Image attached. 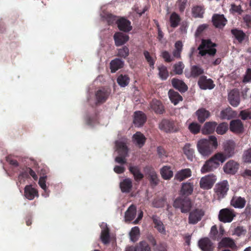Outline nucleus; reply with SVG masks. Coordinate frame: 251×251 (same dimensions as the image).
I'll list each match as a JSON object with an SVG mask.
<instances>
[{
  "instance_id": "46",
  "label": "nucleus",
  "mask_w": 251,
  "mask_h": 251,
  "mask_svg": "<svg viewBox=\"0 0 251 251\" xmlns=\"http://www.w3.org/2000/svg\"><path fill=\"white\" fill-rule=\"evenodd\" d=\"M220 245L222 247L233 248L235 246V243L233 239L229 237L223 238L220 242Z\"/></svg>"
},
{
  "instance_id": "22",
  "label": "nucleus",
  "mask_w": 251,
  "mask_h": 251,
  "mask_svg": "<svg viewBox=\"0 0 251 251\" xmlns=\"http://www.w3.org/2000/svg\"><path fill=\"white\" fill-rule=\"evenodd\" d=\"M24 196L29 200H33L35 197H38V191L30 185H26L24 189Z\"/></svg>"
},
{
  "instance_id": "11",
  "label": "nucleus",
  "mask_w": 251,
  "mask_h": 251,
  "mask_svg": "<svg viewBox=\"0 0 251 251\" xmlns=\"http://www.w3.org/2000/svg\"><path fill=\"white\" fill-rule=\"evenodd\" d=\"M198 84L200 88L203 90L212 89L215 86L213 81L210 78L207 79L205 75H202L200 77Z\"/></svg>"
},
{
  "instance_id": "56",
  "label": "nucleus",
  "mask_w": 251,
  "mask_h": 251,
  "mask_svg": "<svg viewBox=\"0 0 251 251\" xmlns=\"http://www.w3.org/2000/svg\"><path fill=\"white\" fill-rule=\"evenodd\" d=\"M143 54L150 66L151 68L154 69L155 60L153 59V57L151 55L150 52L147 50H145L143 52Z\"/></svg>"
},
{
  "instance_id": "13",
  "label": "nucleus",
  "mask_w": 251,
  "mask_h": 251,
  "mask_svg": "<svg viewBox=\"0 0 251 251\" xmlns=\"http://www.w3.org/2000/svg\"><path fill=\"white\" fill-rule=\"evenodd\" d=\"M213 25L216 28H223L227 23V20L223 14H214L212 17Z\"/></svg>"
},
{
  "instance_id": "23",
  "label": "nucleus",
  "mask_w": 251,
  "mask_h": 251,
  "mask_svg": "<svg viewBox=\"0 0 251 251\" xmlns=\"http://www.w3.org/2000/svg\"><path fill=\"white\" fill-rule=\"evenodd\" d=\"M171 83L173 87L180 93H184L188 90L187 85L182 80L173 78L172 79Z\"/></svg>"
},
{
  "instance_id": "51",
  "label": "nucleus",
  "mask_w": 251,
  "mask_h": 251,
  "mask_svg": "<svg viewBox=\"0 0 251 251\" xmlns=\"http://www.w3.org/2000/svg\"><path fill=\"white\" fill-rule=\"evenodd\" d=\"M209 236L214 240L219 241L221 238V236L218 235V231L216 225H214L211 227Z\"/></svg>"
},
{
  "instance_id": "28",
  "label": "nucleus",
  "mask_w": 251,
  "mask_h": 251,
  "mask_svg": "<svg viewBox=\"0 0 251 251\" xmlns=\"http://www.w3.org/2000/svg\"><path fill=\"white\" fill-rule=\"evenodd\" d=\"M198 121L201 123H203L210 116V113L204 108H201L196 112Z\"/></svg>"
},
{
  "instance_id": "15",
  "label": "nucleus",
  "mask_w": 251,
  "mask_h": 251,
  "mask_svg": "<svg viewBox=\"0 0 251 251\" xmlns=\"http://www.w3.org/2000/svg\"><path fill=\"white\" fill-rule=\"evenodd\" d=\"M110 94V91L108 89L102 88L98 90L95 94L97 103H102L105 102Z\"/></svg>"
},
{
  "instance_id": "17",
  "label": "nucleus",
  "mask_w": 251,
  "mask_h": 251,
  "mask_svg": "<svg viewBox=\"0 0 251 251\" xmlns=\"http://www.w3.org/2000/svg\"><path fill=\"white\" fill-rule=\"evenodd\" d=\"M228 100L229 103L233 107H237L240 102L239 93L238 90L233 89L228 93Z\"/></svg>"
},
{
  "instance_id": "63",
  "label": "nucleus",
  "mask_w": 251,
  "mask_h": 251,
  "mask_svg": "<svg viewBox=\"0 0 251 251\" xmlns=\"http://www.w3.org/2000/svg\"><path fill=\"white\" fill-rule=\"evenodd\" d=\"M187 0H177L176 4L178 5L179 11L183 13L186 8Z\"/></svg>"
},
{
  "instance_id": "4",
  "label": "nucleus",
  "mask_w": 251,
  "mask_h": 251,
  "mask_svg": "<svg viewBox=\"0 0 251 251\" xmlns=\"http://www.w3.org/2000/svg\"><path fill=\"white\" fill-rule=\"evenodd\" d=\"M173 205L176 208H180L182 213H187L192 207V202L187 197L178 198L174 201Z\"/></svg>"
},
{
  "instance_id": "39",
  "label": "nucleus",
  "mask_w": 251,
  "mask_h": 251,
  "mask_svg": "<svg viewBox=\"0 0 251 251\" xmlns=\"http://www.w3.org/2000/svg\"><path fill=\"white\" fill-rule=\"evenodd\" d=\"M169 21L171 27L176 28L179 25L181 21V18L177 13L173 12L170 15Z\"/></svg>"
},
{
  "instance_id": "21",
  "label": "nucleus",
  "mask_w": 251,
  "mask_h": 251,
  "mask_svg": "<svg viewBox=\"0 0 251 251\" xmlns=\"http://www.w3.org/2000/svg\"><path fill=\"white\" fill-rule=\"evenodd\" d=\"M147 117L142 111H137L134 114L133 123L135 126L139 127L142 126L146 122Z\"/></svg>"
},
{
  "instance_id": "30",
  "label": "nucleus",
  "mask_w": 251,
  "mask_h": 251,
  "mask_svg": "<svg viewBox=\"0 0 251 251\" xmlns=\"http://www.w3.org/2000/svg\"><path fill=\"white\" fill-rule=\"evenodd\" d=\"M169 98L172 103L175 105L177 104L180 101L183 100L182 97L177 92L173 89L168 92Z\"/></svg>"
},
{
  "instance_id": "8",
  "label": "nucleus",
  "mask_w": 251,
  "mask_h": 251,
  "mask_svg": "<svg viewBox=\"0 0 251 251\" xmlns=\"http://www.w3.org/2000/svg\"><path fill=\"white\" fill-rule=\"evenodd\" d=\"M30 176L35 180H37L38 179V176L31 168L27 167H24L18 176V180L21 183L25 179L29 178Z\"/></svg>"
},
{
  "instance_id": "25",
  "label": "nucleus",
  "mask_w": 251,
  "mask_h": 251,
  "mask_svg": "<svg viewBox=\"0 0 251 251\" xmlns=\"http://www.w3.org/2000/svg\"><path fill=\"white\" fill-rule=\"evenodd\" d=\"M151 218L154 224V227L160 233L166 234L165 227L160 218L155 215H153Z\"/></svg>"
},
{
  "instance_id": "49",
  "label": "nucleus",
  "mask_w": 251,
  "mask_h": 251,
  "mask_svg": "<svg viewBox=\"0 0 251 251\" xmlns=\"http://www.w3.org/2000/svg\"><path fill=\"white\" fill-rule=\"evenodd\" d=\"M159 70V75L162 80H166L169 76V73L167 67L164 65H161L158 67Z\"/></svg>"
},
{
  "instance_id": "48",
  "label": "nucleus",
  "mask_w": 251,
  "mask_h": 251,
  "mask_svg": "<svg viewBox=\"0 0 251 251\" xmlns=\"http://www.w3.org/2000/svg\"><path fill=\"white\" fill-rule=\"evenodd\" d=\"M149 180L151 184L156 186L158 184L159 179L157 175L154 170H151L149 174Z\"/></svg>"
},
{
  "instance_id": "10",
  "label": "nucleus",
  "mask_w": 251,
  "mask_h": 251,
  "mask_svg": "<svg viewBox=\"0 0 251 251\" xmlns=\"http://www.w3.org/2000/svg\"><path fill=\"white\" fill-rule=\"evenodd\" d=\"M239 168V164L233 160H230L224 166L223 170L225 173L230 175H234L237 172Z\"/></svg>"
},
{
  "instance_id": "42",
  "label": "nucleus",
  "mask_w": 251,
  "mask_h": 251,
  "mask_svg": "<svg viewBox=\"0 0 251 251\" xmlns=\"http://www.w3.org/2000/svg\"><path fill=\"white\" fill-rule=\"evenodd\" d=\"M184 153L186 155L188 159L192 160L194 156V150L191 148L190 143H186L183 148Z\"/></svg>"
},
{
  "instance_id": "47",
  "label": "nucleus",
  "mask_w": 251,
  "mask_h": 251,
  "mask_svg": "<svg viewBox=\"0 0 251 251\" xmlns=\"http://www.w3.org/2000/svg\"><path fill=\"white\" fill-rule=\"evenodd\" d=\"M129 78L127 75H120L117 78V83L123 87L127 86L129 82Z\"/></svg>"
},
{
  "instance_id": "9",
  "label": "nucleus",
  "mask_w": 251,
  "mask_h": 251,
  "mask_svg": "<svg viewBox=\"0 0 251 251\" xmlns=\"http://www.w3.org/2000/svg\"><path fill=\"white\" fill-rule=\"evenodd\" d=\"M204 215V211L199 208H195L189 212L188 217V223L195 225L201 221Z\"/></svg>"
},
{
  "instance_id": "55",
  "label": "nucleus",
  "mask_w": 251,
  "mask_h": 251,
  "mask_svg": "<svg viewBox=\"0 0 251 251\" xmlns=\"http://www.w3.org/2000/svg\"><path fill=\"white\" fill-rule=\"evenodd\" d=\"M228 129V125L226 123H222L219 124L216 128V132L218 134H225Z\"/></svg>"
},
{
  "instance_id": "36",
  "label": "nucleus",
  "mask_w": 251,
  "mask_h": 251,
  "mask_svg": "<svg viewBox=\"0 0 251 251\" xmlns=\"http://www.w3.org/2000/svg\"><path fill=\"white\" fill-rule=\"evenodd\" d=\"M120 186L122 192L129 193L132 187V181L130 178H126L120 183Z\"/></svg>"
},
{
  "instance_id": "38",
  "label": "nucleus",
  "mask_w": 251,
  "mask_h": 251,
  "mask_svg": "<svg viewBox=\"0 0 251 251\" xmlns=\"http://www.w3.org/2000/svg\"><path fill=\"white\" fill-rule=\"evenodd\" d=\"M210 158L214 162L216 163L219 167L220 164L223 163L227 159L226 155L223 152H218Z\"/></svg>"
},
{
  "instance_id": "18",
  "label": "nucleus",
  "mask_w": 251,
  "mask_h": 251,
  "mask_svg": "<svg viewBox=\"0 0 251 251\" xmlns=\"http://www.w3.org/2000/svg\"><path fill=\"white\" fill-rule=\"evenodd\" d=\"M223 149L226 158H230L235 153V144L233 141H228L224 144Z\"/></svg>"
},
{
  "instance_id": "33",
  "label": "nucleus",
  "mask_w": 251,
  "mask_h": 251,
  "mask_svg": "<svg viewBox=\"0 0 251 251\" xmlns=\"http://www.w3.org/2000/svg\"><path fill=\"white\" fill-rule=\"evenodd\" d=\"M217 124L215 122H208L205 123L202 129V133L203 134H209L212 133L217 126Z\"/></svg>"
},
{
  "instance_id": "43",
  "label": "nucleus",
  "mask_w": 251,
  "mask_h": 251,
  "mask_svg": "<svg viewBox=\"0 0 251 251\" xmlns=\"http://www.w3.org/2000/svg\"><path fill=\"white\" fill-rule=\"evenodd\" d=\"M203 73V69L198 65H193L191 68L190 76L192 77H197Z\"/></svg>"
},
{
  "instance_id": "34",
  "label": "nucleus",
  "mask_w": 251,
  "mask_h": 251,
  "mask_svg": "<svg viewBox=\"0 0 251 251\" xmlns=\"http://www.w3.org/2000/svg\"><path fill=\"white\" fill-rule=\"evenodd\" d=\"M124 62L119 58H115L112 60L110 63L111 72L114 73L117 70L123 67Z\"/></svg>"
},
{
  "instance_id": "1",
  "label": "nucleus",
  "mask_w": 251,
  "mask_h": 251,
  "mask_svg": "<svg viewBox=\"0 0 251 251\" xmlns=\"http://www.w3.org/2000/svg\"><path fill=\"white\" fill-rule=\"evenodd\" d=\"M218 146L216 137L212 135L210 136L208 139H200L197 144L198 151L203 156H209L217 148Z\"/></svg>"
},
{
  "instance_id": "14",
  "label": "nucleus",
  "mask_w": 251,
  "mask_h": 251,
  "mask_svg": "<svg viewBox=\"0 0 251 251\" xmlns=\"http://www.w3.org/2000/svg\"><path fill=\"white\" fill-rule=\"evenodd\" d=\"M116 24L119 29L125 32H128L132 29L131 22L124 17L117 20Z\"/></svg>"
},
{
  "instance_id": "6",
  "label": "nucleus",
  "mask_w": 251,
  "mask_h": 251,
  "mask_svg": "<svg viewBox=\"0 0 251 251\" xmlns=\"http://www.w3.org/2000/svg\"><path fill=\"white\" fill-rule=\"evenodd\" d=\"M236 216V212L234 209L226 208L220 210L218 219L220 222L224 223L231 222Z\"/></svg>"
},
{
  "instance_id": "52",
  "label": "nucleus",
  "mask_w": 251,
  "mask_h": 251,
  "mask_svg": "<svg viewBox=\"0 0 251 251\" xmlns=\"http://www.w3.org/2000/svg\"><path fill=\"white\" fill-rule=\"evenodd\" d=\"M220 117L221 119L224 120H229L232 118L231 109V108H227L222 110L220 112Z\"/></svg>"
},
{
  "instance_id": "20",
  "label": "nucleus",
  "mask_w": 251,
  "mask_h": 251,
  "mask_svg": "<svg viewBox=\"0 0 251 251\" xmlns=\"http://www.w3.org/2000/svg\"><path fill=\"white\" fill-rule=\"evenodd\" d=\"M115 45L117 47L122 46L127 42L129 39V36L122 32H116L113 36Z\"/></svg>"
},
{
  "instance_id": "3",
  "label": "nucleus",
  "mask_w": 251,
  "mask_h": 251,
  "mask_svg": "<svg viewBox=\"0 0 251 251\" xmlns=\"http://www.w3.org/2000/svg\"><path fill=\"white\" fill-rule=\"evenodd\" d=\"M229 185L227 180H224L217 183L214 188L215 197L219 201L225 198L227 194Z\"/></svg>"
},
{
  "instance_id": "50",
  "label": "nucleus",
  "mask_w": 251,
  "mask_h": 251,
  "mask_svg": "<svg viewBox=\"0 0 251 251\" xmlns=\"http://www.w3.org/2000/svg\"><path fill=\"white\" fill-rule=\"evenodd\" d=\"M136 251H151V248L146 241H141L135 246Z\"/></svg>"
},
{
  "instance_id": "57",
  "label": "nucleus",
  "mask_w": 251,
  "mask_h": 251,
  "mask_svg": "<svg viewBox=\"0 0 251 251\" xmlns=\"http://www.w3.org/2000/svg\"><path fill=\"white\" fill-rule=\"evenodd\" d=\"M188 128L191 133L196 134L200 132L201 126L197 123L193 122L189 125Z\"/></svg>"
},
{
  "instance_id": "2",
  "label": "nucleus",
  "mask_w": 251,
  "mask_h": 251,
  "mask_svg": "<svg viewBox=\"0 0 251 251\" xmlns=\"http://www.w3.org/2000/svg\"><path fill=\"white\" fill-rule=\"evenodd\" d=\"M216 43H213L210 39H202L201 44L198 48L199 54L202 57H213L217 52Z\"/></svg>"
},
{
  "instance_id": "24",
  "label": "nucleus",
  "mask_w": 251,
  "mask_h": 251,
  "mask_svg": "<svg viewBox=\"0 0 251 251\" xmlns=\"http://www.w3.org/2000/svg\"><path fill=\"white\" fill-rule=\"evenodd\" d=\"M229 128L233 132L240 133L243 131L244 126L241 120H234L230 122Z\"/></svg>"
},
{
  "instance_id": "64",
  "label": "nucleus",
  "mask_w": 251,
  "mask_h": 251,
  "mask_svg": "<svg viewBox=\"0 0 251 251\" xmlns=\"http://www.w3.org/2000/svg\"><path fill=\"white\" fill-rule=\"evenodd\" d=\"M164 200L163 199H156L152 201V205L156 208L162 207L164 205Z\"/></svg>"
},
{
  "instance_id": "41",
  "label": "nucleus",
  "mask_w": 251,
  "mask_h": 251,
  "mask_svg": "<svg viewBox=\"0 0 251 251\" xmlns=\"http://www.w3.org/2000/svg\"><path fill=\"white\" fill-rule=\"evenodd\" d=\"M181 192L184 195L189 196L192 194L193 192V183H183L182 185Z\"/></svg>"
},
{
  "instance_id": "60",
  "label": "nucleus",
  "mask_w": 251,
  "mask_h": 251,
  "mask_svg": "<svg viewBox=\"0 0 251 251\" xmlns=\"http://www.w3.org/2000/svg\"><path fill=\"white\" fill-rule=\"evenodd\" d=\"M230 11L232 13H238V14H241L243 10L242 9L241 6L240 5H237L235 4H231Z\"/></svg>"
},
{
  "instance_id": "5",
  "label": "nucleus",
  "mask_w": 251,
  "mask_h": 251,
  "mask_svg": "<svg viewBox=\"0 0 251 251\" xmlns=\"http://www.w3.org/2000/svg\"><path fill=\"white\" fill-rule=\"evenodd\" d=\"M159 128L166 133L176 132L178 130V127L176 123L172 120L164 119L159 124Z\"/></svg>"
},
{
  "instance_id": "16",
  "label": "nucleus",
  "mask_w": 251,
  "mask_h": 251,
  "mask_svg": "<svg viewBox=\"0 0 251 251\" xmlns=\"http://www.w3.org/2000/svg\"><path fill=\"white\" fill-rule=\"evenodd\" d=\"M231 33L233 37L240 44L242 43L244 41L248 40L249 37L241 29L238 28H233L231 30Z\"/></svg>"
},
{
  "instance_id": "59",
  "label": "nucleus",
  "mask_w": 251,
  "mask_h": 251,
  "mask_svg": "<svg viewBox=\"0 0 251 251\" xmlns=\"http://www.w3.org/2000/svg\"><path fill=\"white\" fill-rule=\"evenodd\" d=\"M174 71L176 74L181 75L183 73L184 65L181 62H179L174 65Z\"/></svg>"
},
{
  "instance_id": "29",
  "label": "nucleus",
  "mask_w": 251,
  "mask_h": 251,
  "mask_svg": "<svg viewBox=\"0 0 251 251\" xmlns=\"http://www.w3.org/2000/svg\"><path fill=\"white\" fill-rule=\"evenodd\" d=\"M132 140L134 143L139 148L142 147L146 141V138L140 132H136L132 137Z\"/></svg>"
},
{
  "instance_id": "32",
  "label": "nucleus",
  "mask_w": 251,
  "mask_h": 251,
  "mask_svg": "<svg viewBox=\"0 0 251 251\" xmlns=\"http://www.w3.org/2000/svg\"><path fill=\"white\" fill-rule=\"evenodd\" d=\"M115 145L119 154L123 156H126L128 149L126 144L122 141H117Z\"/></svg>"
},
{
  "instance_id": "54",
  "label": "nucleus",
  "mask_w": 251,
  "mask_h": 251,
  "mask_svg": "<svg viewBox=\"0 0 251 251\" xmlns=\"http://www.w3.org/2000/svg\"><path fill=\"white\" fill-rule=\"evenodd\" d=\"M242 160L244 163H251V148L244 151Z\"/></svg>"
},
{
  "instance_id": "27",
  "label": "nucleus",
  "mask_w": 251,
  "mask_h": 251,
  "mask_svg": "<svg viewBox=\"0 0 251 251\" xmlns=\"http://www.w3.org/2000/svg\"><path fill=\"white\" fill-rule=\"evenodd\" d=\"M219 166L217 164L214 162L211 159L209 158L205 161V163L201 168V172L202 174H205L208 172L213 171L216 169L218 168Z\"/></svg>"
},
{
  "instance_id": "45",
  "label": "nucleus",
  "mask_w": 251,
  "mask_h": 251,
  "mask_svg": "<svg viewBox=\"0 0 251 251\" xmlns=\"http://www.w3.org/2000/svg\"><path fill=\"white\" fill-rule=\"evenodd\" d=\"M100 239L104 244H107L110 242L109 229L107 227L102 230L100 235Z\"/></svg>"
},
{
  "instance_id": "61",
  "label": "nucleus",
  "mask_w": 251,
  "mask_h": 251,
  "mask_svg": "<svg viewBox=\"0 0 251 251\" xmlns=\"http://www.w3.org/2000/svg\"><path fill=\"white\" fill-rule=\"evenodd\" d=\"M246 232V230L243 226H239L234 228L232 234L240 236L242 235H245Z\"/></svg>"
},
{
  "instance_id": "35",
  "label": "nucleus",
  "mask_w": 251,
  "mask_h": 251,
  "mask_svg": "<svg viewBox=\"0 0 251 251\" xmlns=\"http://www.w3.org/2000/svg\"><path fill=\"white\" fill-rule=\"evenodd\" d=\"M160 174L162 177L165 180L170 179L174 175L171 167L169 166H164L160 169Z\"/></svg>"
},
{
  "instance_id": "12",
  "label": "nucleus",
  "mask_w": 251,
  "mask_h": 251,
  "mask_svg": "<svg viewBox=\"0 0 251 251\" xmlns=\"http://www.w3.org/2000/svg\"><path fill=\"white\" fill-rule=\"evenodd\" d=\"M198 246L202 251H213V243L208 237L200 239L198 242Z\"/></svg>"
},
{
  "instance_id": "37",
  "label": "nucleus",
  "mask_w": 251,
  "mask_h": 251,
  "mask_svg": "<svg viewBox=\"0 0 251 251\" xmlns=\"http://www.w3.org/2000/svg\"><path fill=\"white\" fill-rule=\"evenodd\" d=\"M136 215V208L134 205H130L125 213V220L126 221H131Z\"/></svg>"
},
{
  "instance_id": "7",
  "label": "nucleus",
  "mask_w": 251,
  "mask_h": 251,
  "mask_svg": "<svg viewBox=\"0 0 251 251\" xmlns=\"http://www.w3.org/2000/svg\"><path fill=\"white\" fill-rule=\"evenodd\" d=\"M217 180V176L213 174L202 177L200 181V187L203 190H209L212 188Z\"/></svg>"
},
{
  "instance_id": "53",
  "label": "nucleus",
  "mask_w": 251,
  "mask_h": 251,
  "mask_svg": "<svg viewBox=\"0 0 251 251\" xmlns=\"http://www.w3.org/2000/svg\"><path fill=\"white\" fill-rule=\"evenodd\" d=\"M139 234V228L138 226L133 227L129 233L131 240L133 242H136L138 240V237Z\"/></svg>"
},
{
  "instance_id": "58",
  "label": "nucleus",
  "mask_w": 251,
  "mask_h": 251,
  "mask_svg": "<svg viewBox=\"0 0 251 251\" xmlns=\"http://www.w3.org/2000/svg\"><path fill=\"white\" fill-rule=\"evenodd\" d=\"M129 53V49L126 46H124L118 50V56L124 58H126Z\"/></svg>"
},
{
  "instance_id": "62",
  "label": "nucleus",
  "mask_w": 251,
  "mask_h": 251,
  "mask_svg": "<svg viewBox=\"0 0 251 251\" xmlns=\"http://www.w3.org/2000/svg\"><path fill=\"white\" fill-rule=\"evenodd\" d=\"M161 56L164 59L165 61L167 62H171L174 60V57L171 56V54L166 50L162 52Z\"/></svg>"
},
{
  "instance_id": "44",
  "label": "nucleus",
  "mask_w": 251,
  "mask_h": 251,
  "mask_svg": "<svg viewBox=\"0 0 251 251\" xmlns=\"http://www.w3.org/2000/svg\"><path fill=\"white\" fill-rule=\"evenodd\" d=\"M192 15L194 18H203L204 13V8L201 6H196L192 8Z\"/></svg>"
},
{
  "instance_id": "31",
  "label": "nucleus",
  "mask_w": 251,
  "mask_h": 251,
  "mask_svg": "<svg viewBox=\"0 0 251 251\" xmlns=\"http://www.w3.org/2000/svg\"><path fill=\"white\" fill-rule=\"evenodd\" d=\"M191 175L192 172L190 169H184L177 172L175 175V178L179 181H181L190 177Z\"/></svg>"
},
{
  "instance_id": "19",
  "label": "nucleus",
  "mask_w": 251,
  "mask_h": 251,
  "mask_svg": "<svg viewBox=\"0 0 251 251\" xmlns=\"http://www.w3.org/2000/svg\"><path fill=\"white\" fill-rule=\"evenodd\" d=\"M246 203V200L244 198L240 196H233L230 202V205L235 208L242 209L244 208Z\"/></svg>"
},
{
  "instance_id": "26",
  "label": "nucleus",
  "mask_w": 251,
  "mask_h": 251,
  "mask_svg": "<svg viewBox=\"0 0 251 251\" xmlns=\"http://www.w3.org/2000/svg\"><path fill=\"white\" fill-rule=\"evenodd\" d=\"M150 107L156 114H162L165 111L164 106L162 102L156 99L152 100L151 102Z\"/></svg>"
},
{
  "instance_id": "40",
  "label": "nucleus",
  "mask_w": 251,
  "mask_h": 251,
  "mask_svg": "<svg viewBox=\"0 0 251 251\" xmlns=\"http://www.w3.org/2000/svg\"><path fill=\"white\" fill-rule=\"evenodd\" d=\"M129 170L130 173L133 175L134 179L136 181H138L141 180L144 177V175L141 172L138 167L137 166H130Z\"/></svg>"
}]
</instances>
